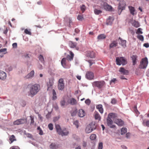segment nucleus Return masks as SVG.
<instances>
[{
  "mask_svg": "<svg viewBox=\"0 0 149 149\" xmlns=\"http://www.w3.org/2000/svg\"><path fill=\"white\" fill-rule=\"evenodd\" d=\"M81 9L82 13H83L85 10L86 9L85 6L84 5H82L81 7Z\"/></svg>",
  "mask_w": 149,
  "mask_h": 149,
  "instance_id": "47",
  "label": "nucleus"
},
{
  "mask_svg": "<svg viewBox=\"0 0 149 149\" xmlns=\"http://www.w3.org/2000/svg\"><path fill=\"white\" fill-rule=\"evenodd\" d=\"M96 108L98 109L99 112L102 113L103 112V109L102 108V104H99L96 106Z\"/></svg>",
  "mask_w": 149,
  "mask_h": 149,
  "instance_id": "26",
  "label": "nucleus"
},
{
  "mask_svg": "<svg viewBox=\"0 0 149 149\" xmlns=\"http://www.w3.org/2000/svg\"><path fill=\"white\" fill-rule=\"evenodd\" d=\"M47 91H50L52 89V85H50L49 84H47Z\"/></svg>",
  "mask_w": 149,
  "mask_h": 149,
  "instance_id": "46",
  "label": "nucleus"
},
{
  "mask_svg": "<svg viewBox=\"0 0 149 149\" xmlns=\"http://www.w3.org/2000/svg\"><path fill=\"white\" fill-rule=\"evenodd\" d=\"M148 63V60L147 57L142 59L139 65V68L140 69H144L147 67Z\"/></svg>",
  "mask_w": 149,
  "mask_h": 149,
  "instance_id": "3",
  "label": "nucleus"
},
{
  "mask_svg": "<svg viewBox=\"0 0 149 149\" xmlns=\"http://www.w3.org/2000/svg\"><path fill=\"white\" fill-rule=\"evenodd\" d=\"M25 120L24 119H18L15 121L13 123L14 125H19L24 123Z\"/></svg>",
  "mask_w": 149,
  "mask_h": 149,
  "instance_id": "15",
  "label": "nucleus"
},
{
  "mask_svg": "<svg viewBox=\"0 0 149 149\" xmlns=\"http://www.w3.org/2000/svg\"><path fill=\"white\" fill-rule=\"evenodd\" d=\"M119 71L121 73L123 74H128L129 72L128 70L125 69L123 68L122 67H121L120 68Z\"/></svg>",
  "mask_w": 149,
  "mask_h": 149,
  "instance_id": "16",
  "label": "nucleus"
},
{
  "mask_svg": "<svg viewBox=\"0 0 149 149\" xmlns=\"http://www.w3.org/2000/svg\"><path fill=\"white\" fill-rule=\"evenodd\" d=\"M137 38L141 41H143L144 38L143 36L141 35H138L137 36Z\"/></svg>",
  "mask_w": 149,
  "mask_h": 149,
  "instance_id": "43",
  "label": "nucleus"
},
{
  "mask_svg": "<svg viewBox=\"0 0 149 149\" xmlns=\"http://www.w3.org/2000/svg\"><path fill=\"white\" fill-rule=\"evenodd\" d=\"M82 145L84 147H85L86 146L87 143L86 142H85L84 141Z\"/></svg>",
  "mask_w": 149,
  "mask_h": 149,
  "instance_id": "63",
  "label": "nucleus"
},
{
  "mask_svg": "<svg viewBox=\"0 0 149 149\" xmlns=\"http://www.w3.org/2000/svg\"><path fill=\"white\" fill-rule=\"evenodd\" d=\"M107 124L108 126L111 128H113L115 127L116 126L115 125H112L113 121L111 119H107Z\"/></svg>",
  "mask_w": 149,
  "mask_h": 149,
  "instance_id": "8",
  "label": "nucleus"
},
{
  "mask_svg": "<svg viewBox=\"0 0 149 149\" xmlns=\"http://www.w3.org/2000/svg\"><path fill=\"white\" fill-rule=\"evenodd\" d=\"M12 46L13 48H16L17 47V44L16 43H14L12 44Z\"/></svg>",
  "mask_w": 149,
  "mask_h": 149,
  "instance_id": "60",
  "label": "nucleus"
},
{
  "mask_svg": "<svg viewBox=\"0 0 149 149\" xmlns=\"http://www.w3.org/2000/svg\"><path fill=\"white\" fill-rule=\"evenodd\" d=\"M103 7L106 10L111 11H112V7L110 5H108L106 3H104L103 4Z\"/></svg>",
  "mask_w": 149,
  "mask_h": 149,
  "instance_id": "7",
  "label": "nucleus"
},
{
  "mask_svg": "<svg viewBox=\"0 0 149 149\" xmlns=\"http://www.w3.org/2000/svg\"><path fill=\"white\" fill-rule=\"evenodd\" d=\"M106 38V36L104 34H101L99 35L97 38L99 40H101L105 39Z\"/></svg>",
  "mask_w": 149,
  "mask_h": 149,
  "instance_id": "34",
  "label": "nucleus"
},
{
  "mask_svg": "<svg viewBox=\"0 0 149 149\" xmlns=\"http://www.w3.org/2000/svg\"><path fill=\"white\" fill-rule=\"evenodd\" d=\"M50 148L52 149H56L57 148V146L55 143H52L50 145Z\"/></svg>",
  "mask_w": 149,
  "mask_h": 149,
  "instance_id": "40",
  "label": "nucleus"
},
{
  "mask_svg": "<svg viewBox=\"0 0 149 149\" xmlns=\"http://www.w3.org/2000/svg\"><path fill=\"white\" fill-rule=\"evenodd\" d=\"M65 102L64 100H62L60 102V104L61 106H64L65 105Z\"/></svg>",
  "mask_w": 149,
  "mask_h": 149,
  "instance_id": "54",
  "label": "nucleus"
},
{
  "mask_svg": "<svg viewBox=\"0 0 149 149\" xmlns=\"http://www.w3.org/2000/svg\"><path fill=\"white\" fill-rule=\"evenodd\" d=\"M89 125L91 126L93 130H95L96 128V125L95 122H92L90 123Z\"/></svg>",
  "mask_w": 149,
  "mask_h": 149,
  "instance_id": "31",
  "label": "nucleus"
},
{
  "mask_svg": "<svg viewBox=\"0 0 149 149\" xmlns=\"http://www.w3.org/2000/svg\"><path fill=\"white\" fill-rule=\"evenodd\" d=\"M77 110H75L73 112L71 113V115L72 116H74L75 115L77 112Z\"/></svg>",
  "mask_w": 149,
  "mask_h": 149,
  "instance_id": "58",
  "label": "nucleus"
},
{
  "mask_svg": "<svg viewBox=\"0 0 149 149\" xmlns=\"http://www.w3.org/2000/svg\"><path fill=\"white\" fill-rule=\"evenodd\" d=\"M121 134H123L126 133L127 132V129L126 128L123 127L121 129Z\"/></svg>",
  "mask_w": 149,
  "mask_h": 149,
  "instance_id": "39",
  "label": "nucleus"
},
{
  "mask_svg": "<svg viewBox=\"0 0 149 149\" xmlns=\"http://www.w3.org/2000/svg\"><path fill=\"white\" fill-rule=\"evenodd\" d=\"M118 39L120 40V42H119V44L121 45L124 48L126 47V41L125 40H123L120 37Z\"/></svg>",
  "mask_w": 149,
  "mask_h": 149,
  "instance_id": "13",
  "label": "nucleus"
},
{
  "mask_svg": "<svg viewBox=\"0 0 149 149\" xmlns=\"http://www.w3.org/2000/svg\"><path fill=\"white\" fill-rule=\"evenodd\" d=\"M114 123L119 126H122L124 124V122L121 119H115Z\"/></svg>",
  "mask_w": 149,
  "mask_h": 149,
  "instance_id": "10",
  "label": "nucleus"
},
{
  "mask_svg": "<svg viewBox=\"0 0 149 149\" xmlns=\"http://www.w3.org/2000/svg\"><path fill=\"white\" fill-rule=\"evenodd\" d=\"M146 125L148 127H149V120H147L146 122Z\"/></svg>",
  "mask_w": 149,
  "mask_h": 149,
  "instance_id": "64",
  "label": "nucleus"
},
{
  "mask_svg": "<svg viewBox=\"0 0 149 149\" xmlns=\"http://www.w3.org/2000/svg\"><path fill=\"white\" fill-rule=\"evenodd\" d=\"M143 46L146 48H148L149 47V45L148 43H145L143 44Z\"/></svg>",
  "mask_w": 149,
  "mask_h": 149,
  "instance_id": "61",
  "label": "nucleus"
},
{
  "mask_svg": "<svg viewBox=\"0 0 149 149\" xmlns=\"http://www.w3.org/2000/svg\"><path fill=\"white\" fill-rule=\"evenodd\" d=\"M90 139L91 140H94L96 139V135L95 134H92L90 136Z\"/></svg>",
  "mask_w": 149,
  "mask_h": 149,
  "instance_id": "45",
  "label": "nucleus"
},
{
  "mask_svg": "<svg viewBox=\"0 0 149 149\" xmlns=\"http://www.w3.org/2000/svg\"><path fill=\"white\" fill-rule=\"evenodd\" d=\"M68 104H70L72 105H75L77 104L76 100L74 98H71L68 99Z\"/></svg>",
  "mask_w": 149,
  "mask_h": 149,
  "instance_id": "12",
  "label": "nucleus"
},
{
  "mask_svg": "<svg viewBox=\"0 0 149 149\" xmlns=\"http://www.w3.org/2000/svg\"><path fill=\"white\" fill-rule=\"evenodd\" d=\"M60 118V116H58L57 117H54L53 118V121L55 122L56 121H57Z\"/></svg>",
  "mask_w": 149,
  "mask_h": 149,
  "instance_id": "52",
  "label": "nucleus"
},
{
  "mask_svg": "<svg viewBox=\"0 0 149 149\" xmlns=\"http://www.w3.org/2000/svg\"><path fill=\"white\" fill-rule=\"evenodd\" d=\"M119 5L121 6H122L125 7V6L126 5V3L125 1H121L120 2V3L119 4Z\"/></svg>",
  "mask_w": 149,
  "mask_h": 149,
  "instance_id": "41",
  "label": "nucleus"
},
{
  "mask_svg": "<svg viewBox=\"0 0 149 149\" xmlns=\"http://www.w3.org/2000/svg\"><path fill=\"white\" fill-rule=\"evenodd\" d=\"M93 130L91 128V126L88 125L86 128L85 132L87 133H89L92 131Z\"/></svg>",
  "mask_w": 149,
  "mask_h": 149,
  "instance_id": "25",
  "label": "nucleus"
},
{
  "mask_svg": "<svg viewBox=\"0 0 149 149\" xmlns=\"http://www.w3.org/2000/svg\"><path fill=\"white\" fill-rule=\"evenodd\" d=\"M116 102V100L115 99H112L111 100V103L113 104H115Z\"/></svg>",
  "mask_w": 149,
  "mask_h": 149,
  "instance_id": "59",
  "label": "nucleus"
},
{
  "mask_svg": "<svg viewBox=\"0 0 149 149\" xmlns=\"http://www.w3.org/2000/svg\"><path fill=\"white\" fill-rule=\"evenodd\" d=\"M132 25L136 28L139 27L140 26L139 22L135 20H134L132 23Z\"/></svg>",
  "mask_w": 149,
  "mask_h": 149,
  "instance_id": "36",
  "label": "nucleus"
},
{
  "mask_svg": "<svg viewBox=\"0 0 149 149\" xmlns=\"http://www.w3.org/2000/svg\"><path fill=\"white\" fill-rule=\"evenodd\" d=\"M103 148V143L102 142L100 143L99 144L98 149H102Z\"/></svg>",
  "mask_w": 149,
  "mask_h": 149,
  "instance_id": "51",
  "label": "nucleus"
},
{
  "mask_svg": "<svg viewBox=\"0 0 149 149\" xmlns=\"http://www.w3.org/2000/svg\"><path fill=\"white\" fill-rule=\"evenodd\" d=\"M77 18L79 20H82L83 19V17L82 15H79L78 16Z\"/></svg>",
  "mask_w": 149,
  "mask_h": 149,
  "instance_id": "56",
  "label": "nucleus"
},
{
  "mask_svg": "<svg viewBox=\"0 0 149 149\" xmlns=\"http://www.w3.org/2000/svg\"><path fill=\"white\" fill-rule=\"evenodd\" d=\"M93 86L94 87H97L100 89L102 88L105 85V83L104 81H96L92 83Z\"/></svg>",
  "mask_w": 149,
  "mask_h": 149,
  "instance_id": "2",
  "label": "nucleus"
},
{
  "mask_svg": "<svg viewBox=\"0 0 149 149\" xmlns=\"http://www.w3.org/2000/svg\"><path fill=\"white\" fill-rule=\"evenodd\" d=\"M77 43L76 42H73L70 41L69 43V45L70 47L71 48H74L76 47L77 45Z\"/></svg>",
  "mask_w": 149,
  "mask_h": 149,
  "instance_id": "33",
  "label": "nucleus"
},
{
  "mask_svg": "<svg viewBox=\"0 0 149 149\" xmlns=\"http://www.w3.org/2000/svg\"><path fill=\"white\" fill-rule=\"evenodd\" d=\"M54 79L53 78H51L49 79V82L47 83V84L53 85L54 84Z\"/></svg>",
  "mask_w": 149,
  "mask_h": 149,
  "instance_id": "42",
  "label": "nucleus"
},
{
  "mask_svg": "<svg viewBox=\"0 0 149 149\" xmlns=\"http://www.w3.org/2000/svg\"><path fill=\"white\" fill-rule=\"evenodd\" d=\"M55 128L57 132L58 133V134H61V131L62 130L60 126L58 125H56Z\"/></svg>",
  "mask_w": 149,
  "mask_h": 149,
  "instance_id": "29",
  "label": "nucleus"
},
{
  "mask_svg": "<svg viewBox=\"0 0 149 149\" xmlns=\"http://www.w3.org/2000/svg\"><path fill=\"white\" fill-rule=\"evenodd\" d=\"M78 124L79 122L78 120H76L74 121V124L76 126L77 128H78L79 127Z\"/></svg>",
  "mask_w": 149,
  "mask_h": 149,
  "instance_id": "53",
  "label": "nucleus"
},
{
  "mask_svg": "<svg viewBox=\"0 0 149 149\" xmlns=\"http://www.w3.org/2000/svg\"><path fill=\"white\" fill-rule=\"evenodd\" d=\"M9 140L10 141V143H11L13 141H16V139L15 138V136L13 135H12L9 136Z\"/></svg>",
  "mask_w": 149,
  "mask_h": 149,
  "instance_id": "28",
  "label": "nucleus"
},
{
  "mask_svg": "<svg viewBox=\"0 0 149 149\" xmlns=\"http://www.w3.org/2000/svg\"><path fill=\"white\" fill-rule=\"evenodd\" d=\"M61 134H59L62 136L67 135L69 134L68 131L65 129L61 132Z\"/></svg>",
  "mask_w": 149,
  "mask_h": 149,
  "instance_id": "24",
  "label": "nucleus"
},
{
  "mask_svg": "<svg viewBox=\"0 0 149 149\" xmlns=\"http://www.w3.org/2000/svg\"><path fill=\"white\" fill-rule=\"evenodd\" d=\"M6 49H7L6 48L1 49H0V52H5L6 51Z\"/></svg>",
  "mask_w": 149,
  "mask_h": 149,
  "instance_id": "62",
  "label": "nucleus"
},
{
  "mask_svg": "<svg viewBox=\"0 0 149 149\" xmlns=\"http://www.w3.org/2000/svg\"><path fill=\"white\" fill-rule=\"evenodd\" d=\"M85 103L88 105H89L91 103V101L89 99H86L85 101Z\"/></svg>",
  "mask_w": 149,
  "mask_h": 149,
  "instance_id": "55",
  "label": "nucleus"
},
{
  "mask_svg": "<svg viewBox=\"0 0 149 149\" xmlns=\"http://www.w3.org/2000/svg\"><path fill=\"white\" fill-rule=\"evenodd\" d=\"M66 58H63L61 61V63L63 67L66 68H69V67H68L66 65Z\"/></svg>",
  "mask_w": 149,
  "mask_h": 149,
  "instance_id": "11",
  "label": "nucleus"
},
{
  "mask_svg": "<svg viewBox=\"0 0 149 149\" xmlns=\"http://www.w3.org/2000/svg\"><path fill=\"white\" fill-rule=\"evenodd\" d=\"M86 77L87 79L89 80L93 79L94 78V74L91 72L88 71L86 72Z\"/></svg>",
  "mask_w": 149,
  "mask_h": 149,
  "instance_id": "6",
  "label": "nucleus"
},
{
  "mask_svg": "<svg viewBox=\"0 0 149 149\" xmlns=\"http://www.w3.org/2000/svg\"><path fill=\"white\" fill-rule=\"evenodd\" d=\"M87 55L91 58H94L95 57V53L93 51H88Z\"/></svg>",
  "mask_w": 149,
  "mask_h": 149,
  "instance_id": "20",
  "label": "nucleus"
},
{
  "mask_svg": "<svg viewBox=\"0 0 149 149\" xmlns=\"http://www.w3.org/2000/svg\"><path fill=\"white\" fill-rule=\"evenodd\" d=\"M95 119L98 120H100L101 119V117L100 116L99 114L97 112H95Z\"/></svg>",
  "mask_w": 149,
  "mask_h": 149,
  "instance_id": "32",
  "label": "nucleus"
},
{
  "mask_svg": "<svg viewBox=\"0 0 149 149\" xmlns=\"http://www.w3.org/2000/svg\"><path fill=\"white\" fill-rule=\"evenodd\" d=\"M113 17L111 16L109 17L108 18L107 20V25L111 24L112 22H113Z\"/></svg>",
  "mask_w": 149,
  "mask_h": 149,
  "instance_id": "22",
  "label": "nucleus"
},
{
  "mask_svg": "<svg viewBox=\"0 0 149 149\" xmlns=\"http://www.w3.org/2000/svg\"><path fill=\"white\" fill-rule=\"evenodd\" d=\"M118 45V42L116 40H114L109 45L110 48H112L117 46Z\"/></svg>",
  "mask_w": 149,
  "mask_h": 149,
  "instance_id": "21",
  "label": "nucleus"
},
{
  "mask_svg": "<svg viewBox=\"0 0 149 149\" xmlns=\"http://www.w3.org/2000/svg\"><path fill=\"white\" fill-rule=\"evenodd\" d=\"M53 96L52 97V99L53 100H55L57 99V97L56 96V93L55 90L53 89L52 90Z\"/></svg>",
  "mask_w": 149,
  "mask_h": 149,
  "instance_id": "35",
  "label": "nucleus"
},
{
  "mask_svg": "<svg viewBox=\"0 0 149 149\" xmlns=\"http://www.w3.org/2000/svg\"><path fill=\"white\" fill-rule=\"evenodd\" d=\"M10 149H19V148L17 146H13L11 147Z\"/></svg>",
  "mask_w": 149,
  "mask_h": 149,
  "instance_id": "57",
  "label": "nucleus"
},
{
  "mask_svg": "<svg viewBox=\"0 0 149 149\" xmlns=\"http://www.w3.org/2000/svg\"><path fill=\"white\" fill-rule=\"evenodd\" d=\"M131 58L132 61L133 65H134L136 63L137 56L136 55H132L131 56Z\"/></svg>",
  "mask_w": 149,
  "mask_h": 149,
  "instance_id": "19",
  "label": "nucleus"
},
{
  "mask_svg": "<svg viewBox=\"0 0 149 149\" xmlns=\"http://www.w3.org/2000/svg\"><path fill=\"white\" fill-rule=\"evenodd\" d=\"M128 8H129L130 13L132 15H134L135 14L134 12L135 11L134 8L132 6H129Z\"/></svg>",
  "mask_w": 149,
  "mask_h": 149,
  "instance_id": "27",
  "label": "nucleus"
},
{
  "mask_svg": "<svg viewBox=\"0 0 149 149\" xmlns=\"http://www.w3.org/2000/svg\"><path fill=\"white\" fill-rule=\"evenodd\" d=\"M34 74V71L33 70H32L25 77V79H28L30 78L33 76Z\"/></svg>",
  "mask_w": 149,
  "mask_h": 149,
  "instance_id": "23",
  "label": "nucleus"
},
{
  "mask_svg": "<svg viewBox=\"0 0 149 149\" xmlns=\"http://www.w3.org/2000/svg\"><path fill=\"white\" fill-rule=\"evenodd\" d=\"M65 85L63 78L59 79L58 83V87L59 90L62 91L64 88Z\"/></svg>",
  "mask_w": 149,
  "mask_h": 149,
  "instance_id": "5",
  "label": "nucleus"
},
{
  "mask_svg": "<svg viewBox=\"0 0 149 149\" xmlns=\"http://www.w3.org/2000/svg\"><path fill=\"white\" fill-rule=\"evenodd\" d=\"M70 53L71 56L68 55L66 58L68 60L71 61L73 60V57L74 56V54L71 51L70 52Z\"/></svg>",
  "mask_w": 149,
  "mask_h": 149,
  "instance_id": "17",
  "label": "nucleus"
},
{
  "mask_svg": "<svg viewBox=\"0 0 149 149\" xmlns=\"http://www.w3.org/2000/svg\"><path fill=\"white\" fill-rule=\"evenodd\" d=\"M6 73L2 71H0V79L4 80L6 79Z\"/></svg>",
  "mask_w": 149,
  "mask_h": 149,
  "instance_id": "14",
  "label": "nucleus"
},
{
  "mask_svg": "<svg viewBox=\"0 0 149 149\" xmlns=\"http://www.w3.org/2000/svg\"><path fill=\"white\" fill-rule=\"evenodd\" d=\"M116 63L117 65H120L122 64L123 65H125L127 63L126 60L123 57L116 58Z\"/></svg>",
  "mask_w": 149,
  "mask_h": 149,
  "instance_id": "4",
  "label": "nucleus"
},
{
  "mask_svg": "<svg viewBox=\"0 0 149 149\" xmlns=\"http://www.w3.org/2000/svg\"><path fill=\"white\" fill-rule=\"evenodd\" d=\"M39 60L42 63H44V58L42 55H40L38 57Z\"/></svg>",
  "mask_w": 149,
  "mask_h": 149,
  "instance_id": "37",
  "label": "nucleus"
},
{
  "mask_svg": "<svg viewBox=\"0 0 149 149\" xmlns=\"http://www.w3.org/2000/svg\"><path fill=\"white\" fill-rule=\"evenodd\" d=\"M48 127L49 129L52 130L53 129V125L52 123H49L48 125Z\"/></svg>",
  "mask_w": 149,
  "mask_h": 149,
  "instance_id": "49",
  "label": "nucleus"
},
{
  "mask_svg": "<svg viewBox=\"0 0 149 149\" xmlns=\"http://www.w3.org/2000/svg\"><path fill=\"white\" fill-rule=\"evenodd\" d=\"M125 9V7L122 6H121L119 5L118 8V13L119 15H120L122 11Z\"/></svg>",
  "mask_w": 149,
  "mask_h": 149,
  "instance_id": "30",
  "label": "nucleus"
},
{
  "mask_svg": "<svg viewBox=\"0 0 149 149\" xmlns=\"http://www.w3.org/2000/svg\"><path fill=\"white\" fill-rule=\"evenodd\" d=\"M94 12L96 15H98L102 13V11L100 10H98L96 9H95L94 10Z\"/></svg>",
  "mask_w": 149,
  "mask_h": 149,
  "instance_id": "38",
  "label": "nucleus"
},
{
  "mask_svg": "<svg viewBox=\"0 0 149 149\" xmlns=\"http://www.w3.org/2000/svg\"><path fill=\"white\" fill-rule=\"evenodd\" d=\"M88 62L90 64V66H91L93 64L95 63L94 61L93 60H88Z\"/></svg>",
  "mask_w": 149,
  "mask_h": 149,
  "instance_id": "48",
  "label": "nucleus"
},
{
  "mask_svg": "<svg viewBox=\"0 0 149 149\" xmlns=\"http://www.w3.org/2000/svg\"><path fill=\"white\" fill-rule=\"evenodd\" d=\"M142 29L139 28L138 29L137 31L136 32V33L137 34H142L143 33V32L141 31Z\"/></svg>",
  "mask_w": 149,
  "mask_h": 149,
  "instance_id": "50",
  "label": "nucleus"
},
{
  "mask_svg": "<svg viewBox=\"0 0 149 149\" xmlns=\"http://www.w3.org/2000/svg\"><path fill=\"white\" fill-rule=\"evenodd\" d=\"M24 32L26 34H27L29 35H31V33L30 31V30H28V29H25Z\"/></svg>",
  "mask_w": 149,
  "mask_h": 149,
  "instance_id": "44",
  "label": "nucleus"
},
{
  "mask_svg": "<svg viewBox=\"0 0 149 149\" xmlns=\"http://www.w3.org/2000/svg\"><path fill=\"white\" fill-rule=\"evenodd\" d=\"M117 117V115L116 114L113 113H110L109 114L107 118L109 119H111L113 120H115V118Z\"/></svg>",
  "mask_w": 149,
  "mask_h": 149,
  "instance_id": "9",
  "label": "nucleus"
},
{
  "mask_svg": "<svg viewBox=\"0 0 149 149\" xmlns=\"http://www.w3.org/2000/svg\"><path fill=\"white\" fill-rule=\"evenodd\" d=\"M85 115V113L84 111L81 109L79 110L78 115L79 117H84Z\"/></svg>",
  "mask_w": 149,
  "mask_h": 149,
  "instance_id": "18",
  "label": "nucleus"
},
{
  "mask_svg": "<svg viewBox=\"0 0 149 149\" xmlns=\"http://www.w3.org/2000/svg\"><path fill=\"white\" fill-rule=\"evenodd\" d=\"M29 91L28 92V95L31 97L36 95L40 90V86L38 84L33 85H29Z\"/></svg>",
  "mask_w": 149,
  "mask_h": 149,
  "instance_id": "1",
  "label": "nucleus"
}]
</instances>
